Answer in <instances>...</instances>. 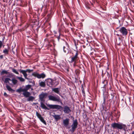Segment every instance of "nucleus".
<instances>
[{"mask_svg": "<svg viewBox=\"0 0 134 134\" xmlns=\"http://www.w3.org/2000/svg\"><path fill=\"white\" fill-rule=\"evenodd\" d=\"M53 116L57 121L58 120L60 119V117L59 115H53Z\"/></svg>", "mask_w": 134, "mask_h": 134, "instance_id": "obj_20", "label": "nucleus"}, {"mask_svg": "<svg viewBox=\"0 0 134 134\" xmlns=\"http://www.w3.org/2000/svg\"><path fill=\"white\" fill-rule=\"evenodd\" d=\"M47 85L50 87H52L54 85L53 80L51 79H48L47 80Z\"/></svg>", "mask_w": 134, "mask_h": 134, "instance_id": "obj_11", "label": "nucleus"}, {"mask_svg": "<svg viewBox=\"0 0 134 134\" xmlns=\"http://www.w3.org/2000/svg\"><path fill=\"white\" fill-rule=\"evenodd\" d=\"M48 98L49 100H50L57 102H60L61 101L60 97L58 96L55 97L52 95H50L48 96Z\"/></svg>", "mask_w": 134, "mask_h": 134, "instance_id": "obj_6", "label": "nucleus"}, {"mask_svg": "<svg viewBox=\"0 0 134 134\" xmlns=\"http://www.w3.org/2000/svg\"><path fill=\"white\" fill-rule=\"evenodd\" d=\"M3 44L2 42L1 41H0V48H1Z\"/></svg>", "mask_w": 134, "mask_h": 134, "instance_id": "obj_36", "label": "nucleus"}, {"mask_svg": "<svg viewBox=\"0 0 134 134\" xmlns=\"http://www.w3.org/2000/svg\"><path fill=\"white\" fill-rule=\"evenodd\" d=\"M67 71H68V69H67Z\"/></svg>", "mask_w": 134, "mask_h": 134, "instance_id": "obj_44", "label": "nucleus"}, {"mask_svg": "<svg viewBox=\"0 0 134 134\" xmlns=\"http://www.w3.org/2000/svg\"><path fill=\"white\" fill-rule=\"evenodd\" d=\"M77 120L76 119L73 120L72 124L71 125V129L70 130V131L72 132H74L76 129L77 127Z\"/></svg>", "mask_w": 134, "mask_h": 134, "instance_id": "obj_7", "label": "nucleus"}, {"mask_svg": "<svg viewBox=\"0 0 134 134\" xmlns=\"http://www.w3.org/2000/svg\"><path fill=\"white\" fill-rule=\"evenodd\" d=\"M63 111L65 113L68 114L71 112V110L69 107L65 106L64 108Z\"/></svg>", "mask_w": 134, "mask_h": 134, "instance_id": "obj_12", "label": "nucleus"}, {"mask_svg": "<svg viewBox=\"0 0 134 134\" xmlns=\"http://www.w3.org/2000/svg\"><path fill=\"white\" fill-rule=\"evenodd\" d=\"M112 127L114 129H123L124 131H126L127 129L126 125L122 123H114L111 125Z\"/></svg>", "mask_w": 134, "mask_h": 134, "instance_id": "obj_3", "label": "nucleus"}, {"mask_svg": "<svg viewBox=\"0 0 134 134\" xmlns=\"http://www.w3.org/2000/svg\"><path fill=\"white\" fill-rule=\"evenodd\" d=\"M19 71L20 73L23 74L25 79H28V78H27V75L26 73L27 72L26 70H20Z\"/></svg>", "mask_w": 134, "mask_h": 134, "instance_id": "obj_13", "label": "nucleus"}, {"mask_svg": "<svg viewBox=\"0 0 134 134\" xmlns=\"http://www.w3.org/2000/svg\"><path fill=\"white\" fill-rule=\"evenodd\" d=\"M130 3L134 7V2L133 1H132Z\"/></svg>", "mask_w": 134, "mask_h": 134, "instance_id": "obj_35", "label": "nucleus"}, {"mask_svg": "<svg viewBox=\"0 0 134 134\" xmlns=\"http://www.w3.org/2000/svg\"><path fill=\"white\" fill-rule=\"evenodd\" d=\"M32 75L35 77H37L38 79L41 78L43 79L46 76V75L44 73H42L41 74H39L35 72H33L32 74Z\"/></svg>", "mask_w": 134, "mask_h": 134, "instance_id": "obj_5", "label": "nucleus"}, {"mask_svg": "<svg viewBox=\"0 0 134 134\" xmlns=\"http://www.w3.org/2000/svg\"><path fill=\"white\" fill-rule=\"evenodd\" d=\"M11 80V79L9 78H6L5 79V82L6 83H9V81Z\"/></svg>", "mask_w": 134, "mask_h": 134, "instance_id": "obj_28", "label": "nucleus"}, {"mask_svg": "<svg viewBox=\"0 0 134 134\" xmlns=\"http://www.w3.org/2000/svg\"><path fill=\"white\" fill-rule=\"evenodd\" d=\"M31 87V85H28L26 86L25 88H24V91H27Z\"/></svg>", "mask_w": 134, "mask_h": 134, "instance_id": "obj_17", "label": "nucleus"}, {"mask_svg": "<svg viewBox=\"0 0 134 134\" xmlns=\"http://www.w3.org/2000/svg\"><path fill=\"white\" fill-rule=\"evenodd\" d=\"M57 32H55L54 33V34H57Z\"/></svg>", "mask_w": 134, "mask_h": 134, "instance_id": "obj_42", "label": "nucleus"}, {"mask_svg": "<svg viewBox=\"0 0 134 134\" xmlns=\"http://www.w3.org/2000/svg\"><path fill=\"white\" fill-rule=\"evenodd\" d=\"M82 92L83 93H85V92L83 90H82Z\"/></svg>", "mask_w": 134, "mask_h": 134, "instance_id": "obj_40", "label": "nucleus"}, {"mask_svg": "<svg viewBox=\"0 0 134 134\" xmlns=\"http://www.w3.org/2000/svg\"><path fill=\"white\" fill-rule=\"evenodd\" d=\"M119 31L122 36H126L128 34V32L127 29L124 27L120 28L119 30Z\"/></svg>", "mask_w": 134, "mask_h": 134, "instance_id": "obj_8", "label": "nucleus"}, {"mask_svg": "<svg viewBox=\"0 0 134 134\" xmlns=\"http://www.w3.org/2000/svg\"><path fill=\"white\" fill-rule=\"evenodd\" d=\"M69 119L66 118L63 120V124L65 126H66L69 125Z\"/></svg>", "mask_w": 134, "mask_h": 134, "instance_id": "obj_14", "label": "nucleus"}, {"mask_svg": "<svg viewBox=\"0 0 134 134\" xmlns=\"http://www.w3.org/2000/svg\"><path fill=\"white\" fill-rule=\"evenodd\" d=\"M117 35L119 36V34H117Z\"/></svg>", "mask_w": 134, "mask_h": 134, "instance_id": "obj_43", "label": "nucleus"}, {"mask_svg": "<svg viewBox=\"0 0 134 134\" xmlns=\"http://www.w3.org/2000/svg\"><path fill=\"white\" fill-rule=\"evenodd\" d=\"M48 95V94L46 93L42 92L39 95V99L41 102H44L45 100L44 98L47 97Z\"/></svg>", "mask_w": 134, "mask_h": 134, "instance_id": "obj_9", "label": "nucleus"}, {"mask_svg": "<svg viewBox=\"0 0 134 134\" xmlns=\"http://www.w3.org/2000/svg\"><path fill=\"white\" fill-rule=\"evenodd\" d=\"M131 134H134V131L132 132Z\"/></svg>", "mask_w": 134, "mask_h": 134, "instance_id": "obj_41", "label": "nucleus"}, {"mask_svg": "<svg viewBox=\"0 0 134 134\" xmlns=\"http://www.w3.org/2000/svg\"><path fill=\"white\" fill-rule=\"evenodd\" d=\"M107 83L108 82L106 80H104L103 81H102V84H101V88H102V90L103 95V100L102 101V107L103 109L105 106V101L106 97L105 95L106 94H107L105 87Z\"/></svg>", "mask_w": 134, "mask_h": 134, "instance_id": "obj_1", "label": "nucleus"}, {"mask_svg": "<svg viewBox=\"0 0 134 134\" xmlns=\"http://www.w3.org/2000/svg\"><path fill=\"white\" fill-rule=\"evenodd\" d=\"M63 49L65 53H69L70 48L69 46L67 43H65V45L63 46Z\"/></svg>", "mask_w": 134, "mask_h": 134, "instance_id": "obj_10", "label": "nucleus"}, {"mask_svg": "<svg viewBox=\"0 0 134 134\" xmlns=\"http://www.w3.org/2000/svg\"><path fill=\"white\" fill-rule=\"evenodd\" d=\"M60 34L59 33V36H56L57 38L58 41H59V39L60 38Z\"/></svg>", "mask_w": 134, "mask_h": 134, "instance_id": "obj_34", "label": "nucleus"}, {"mask_svg": "<svg viewBox=\"0 0 134 134\" xmlns=\"http://www.w3.org/2000/svg\"><path fill=\"white\" fill-rule=\"evenodd\" d=\"M17 78L21 82H24L25 81V80L23 78L21 77H17Z\"/></svg>", "mask_w": 134, "mask_h": 134, "instance_id": "obj_25", "label": "nucleus"}, {"mask_svg": "<svg viewBox=\"0 0 134 134\" xmlns=\"http://www.w3.org/2000/svg\"><path fill=\"white\" fill-rule=\"evenodd\" d=\"M8 50L6 49H5L3 51V52L5 54H8Z\"/></svg>", "mask_w": 134, "mask_h": 134, "instance_id": "obj_29", "label": "nucleus"}, {"mask_svg": "<svg viewBox=\"0 0 134 134\" xmlns=\"http://www.w3.org/2000/svg\"><path fill=\"white\" fill-rule=\"evenodd\" d=\"M99 65V67H100V65Z\"/></svg>", "mask_w": 134, "mask_h": 134, "instance_id": "obj_46", "label": "nucleus"}, {"mask_svg": "<svg viewBox=\"0 0 134 134\" xmlns=\"http://www.w3.org/2000/svg\"><path fill=\"white\" fill-rule=\"evenodd\" d=\"M103 72V71H102V73ZM104 75H103V73H102V77H103L104 76Z\"/></svg>", "mask_w": 134, "mask_h": 134, "instance_id": "obj_39", "label": "nucleus"}, {"mask_svg": "<svg viewBox=\"0 0 134 134\" xmlns=\"http://www.w3.org/2000/svg\"><path fill=\"white\" fill-rule=\"evenodd\" d=\"M12 81L13 84L14 85H15L18 82L17 80L15 79H13L12 80Z\"/></svg>", "mask_w": 134, "mask_h": 134, "instance_id": "obj_23", "label": "nucleus"}, {"mask_svg": "<svg viewBox=\"0 0 134 134\" xmlns=\"http://www.w3.org/2000/svg\"><path fill=\"white\" fill-rule=\"evenodd\" d=\"M122 42V40H121L120 37H119L118 40L116 41V44L118 45H121V43Z\"/></svg>", "mask_w": 134, "mask_h": 134, "instance_id": "obj_19", "label": "nucleus"}, {"mask_svg": "<svg viewBox=\"0 0 134 134\" xmlns=\"http://www.w3.org/2000/svg\"><path fill=\"white\" fill-rule=\"evenodd\" d=\"M9 72H8L7 71L5 70H3L2 72V74H7Z\"/></svg>", "mask_w": 134, "mask_h": 134, "instance_id": "obj_31", "label": "nucleus"}, {"mask_svg": "<svg viewBox=\"0 0 134 134\" xmlns=\"http://www.w3.org/2000/svg\"><path fill=\"white\" fill-rule=\"evenodd\" d=\"M35 99V98L33 96H30L29 97V98L27 99L28 101H32Z\"/></svg>", "mask_w": 134, "mask_h": 134, "instance_id": "obj_21", "label": "nucleus"}, {"mask_svg": "<svg viewBox=\"0 0 134 134\" xmlns=\"http://www.w3.org/2000/svg\"><path fill=\"white\" fill-rule=\"evenodd\" d=\"M101 8H102V9H103V8H102V7H101Z\"/></svg>", "mask_w": 134, "mask_h": 134, "instance_id": "obj_45", "label": "nucleus"}, {"mask_svg": "<svg viewBox=\"0 0 134 134\" xmlns=\"http://www.w3.org/2000/svg\"><path fill=\"white\" fill-rule=\"evenodd\" d=\"M78 53L77 51L76 52L74 56L70 57L71 60H69V62L71 63L74 62V66L76 64V62L78 60Z\"/></svg>", "mask_w": 134, "mask_h": 134, "instance_id": "obj_4", "label": "nucleus"}, {"mask_svg": "<svg viewBox=\"0 0 134 134\" xmlns=\"http://www.w3.org/2000/svg\"><path fill=\"white\" fill-rule=\"evenodd\" d=\"M3 57V55H0V58H2Z\"/></svg>", "mask_w": 134, "mask_h": 134, "instance_id": "obj_38", "label": "nucleus"}, {"mask_svg": "<svg viewBox=\"0 0 134 134\" xmlns=\"http://www.w3.org/2000/svg\"><path fill=\"white\" fill-rule=\"evenodd\" d=\"M41 107L43 109H45L49 110V109H62L63 107L60 105H53L50 104H47V106L49 108H47L46 106L43 103V102H40Z\"/></svg>", "mask_w": 134, "mask_h": 134, "instance_id": "obj_2", "label": "nucleus"}, {"mask_svg": "<svg viewBox=\"0 0 134 134\" xmlns=\"http://www.w3.org/2000/svg\"><path fill=\"white\" fill-rule=\"evenodd\" d=\"M36 113L37 116L39 119H41L42 117L41 115L39 114L37 112H36Z\"/></svg>", "mask_w": 134, "mask_h": 134, "instance_id": "obj_24", "label": "nucleus"}, {"mask_svg": "<svg viewBox=\"0 0 134 134\" xmlns=\"http://www.w3.org/2000/svg\"><path fill=\"white\" fill-rule=\"evenodd\" d=\"M39 85L41 87H44L45 86V83L44 82H41L39 83Z\"/></svg>", "mask_w": 134, "mask_h": 134, "instance_id": "obj_22", "label": "nucleus"}, {"mask_svg": "<svg viewBox=\"0 0 134 134\" xmlns=\"http://www.w3.org/2000/svg\"><path fill=\"white\" fill-rule=\"evenodd\" d=\"M31 94L30 93L27 91H24L23 93V95L26 98L29 97Z\"/></svg>", "mask_w": 134, "mask_h": 134, "instance_id": "obj_16", "label": "nucleus"}, {"mask_svg": "<svg viewBox=\"0 0 134 134\" xmlns=\"http://www.w3.org/2000/svg\"><path fill=\"white\" fill-rule=\"evenodd\" d=\"M26 72H28L29 73H30L31 72H32L33 71V70H30L29 69H27L26 70Z\"/></svg>", "mask_w": 134, "mask_h": 134, "instance_id": "obj_33", "label": "nucleus"}, {"mask_svg": "<svg viewBox=\"0 0 134 134\" xmlns=\"http://www.w3.org/2000/svg\"><path fill=\"white\" fill-rule=\"evenodd\" d=\"M40 119L44 124L46 125V123L43 117L41 118V119Z\"/></svg>", "mask_w": 134, "mask_h": 134, "instance_id": "obj_26", "label": "nucleus"}, {"mask_svg": "<svg viewBox=\"0 0 134 134\" xmlns=\"http://www.w3.org/2000/svg\"><path fill=\"white\" fill-rule=\"evenodd\" d=\"M23 88H20L17 90L16 91L19 93H20L21 92H24V91Z\"/></svg>", "mask_w": 134, "mask_h": 134, "instance_id": "obj_27", "label": "nucleus"}, {"mask_svg": "<svg viewBox=\"0 0 134 134\" xmlns=\"http://www.w3.org/2000/svg\"><path fill=\"white\" fill-rule=\"evenodd\" d=\"M6 87L7 90L9 91L10 92H14V90L13 89H12L11 87L7 84H6Z\"/></svg>", "mask_w": 134, "mask_h": 134, "instance_id": "obj_18", "label": "nucleus"}, {"mask_svg": "<svg viewBox=\"0 0 134 134\" xmlns=\"http://www.w3.org/2000/svg\"><path fill=\"white\" fill-rule=\"evenodd\" d=\"M4 96H6V97H7V93L5 92H4Z\"/></svg>", "mask_w": 134, "mask_h": 134, "instance_id": "obj_37", "label": "nucleus"}, {"mask_svg": "<svg viewBox=\"0 0 134 134\" xmlns=\"http://www.w3.org/2000/svg\"><path fill=\"white\" fill-rule=\"evenodd\" d=\"M12 71L16 73V74H19V72L16 70L14 69H13L12 70Z\"/></svg>", "mask_w": 134, "mask_h": 134, "instance_id": "obj_30", "label": "nucleus"}, {"mask_svg": "<svg viewBox=\"0 0 134 134\" xmlns=\"http://www.w3.org/2000/svg\"><path fill=\"white\" fill-rule=\"evenodd\" d=\"M102 15H101V16H102L104 17H105L106 16L107 14L105 13H102Z\"/></svg>", "mask_w": 134, "mask_h": 134, "instance_id": "obj_32", "label": "nucleus"}, {"mask_svg": "<svg viewBox=\"0 0 134 134\" xmlns=\"http://www.w3.org/2000/svg\"><path fill=\"white\" fill-rule=\"evenodd\" d=\"M52 91H53L55 93L60 95V89L58 88H52Z\"/></svg>", "mask_w": 134, "mask_h": 134, "instance_id": "obj_15", "label": "nucleus"}]
</instances>
